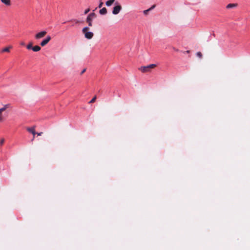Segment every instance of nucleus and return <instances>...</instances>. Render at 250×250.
I'll return each mask as SVG.
<instances>
[{
	"label": "nucleus",
	"mask_w": 250,
	"mask_h": 250,
	"mask_svg": "<svg viewBox=\"0 0 250 250\" xmlns=\"http://www.w3.org/2000/svg\"><path fill=\"white\" fill-rule=\"evenodd\" d=\"M43 133L42 132L40 133H36V134L38 135V136H41Z\"/></svg>",
	"instance_id": "nucleus-25"
},
{
	"label": "nucleus",
	"mask_w": 250,
	"mask_h": 250,
	"mask_svg": "<svg viewBox=\"0 0 250 250\" xmlns=\"http://www.w3.org/2000/svg\"><path fill=\"white\" fill-rule=\"evenodd\" d=\"M51 40V37L48 36L46 37L45 39L42 41L40 43V45L42 46L45 45Z\"/></svg>",
	"instance_id": "nucleus-6"
},
{
	"label": "nucleus",
	"mask_w": 250,
	"mask_h": 250,
	"mask_svg": "<svg viewBox=\"0 0 250 250\" xmlns=\"http://www.w3.org/2000/svg\"><path fill=\"white\" fill-rule=\"evenodd\" d=\"M156 66L155 64H151L148 65L141 66L139 68V70L143 73L148 72L151 70Z\"/></svg>",
	"instance_id": "nucleus-1"
},
{
	"label": "nucleus",
	"mask_w": 250,
	"mask_h": 250,
	"mask_svg": "<svg viewBox=\"0 0 250 250\" xmlns=\"http://www.w3.org/2000/svg\"><path fill=\"white\" fill-rule=\"evenodd\" d=\"M90 11V9L89 8H87V9H86L84 12V14H86L88 12H89Z\"/></svg>",
	"instance_id": "nucleus-23"
},
{
	"label": "nucleus",
	"mask_w": 250,
	"mask_h": 250,
	"mask_svg": "<svg viewBox=\"0 0 250 250\" xmlns=\"http://www.w3.org/2000/svg\"><path fill=\"white\" fill-rule=\"evenodd\" d=\"M115 2V0H108L105 2V5L107 7L111 6Z\"/></svg>",
	"instance_id": "nucleus-9"
},
{
	"label": "nucleus",
	"mask_w": 250,
	"mask_h": 250,
	"mask_svg": "<svg viewBox=\"0 0 250 250\" xmlns=\"http://www.w3.org/2000/svg\"><path fill=\"white\" fill-rule=\"evenodd\" d=\"M8 107L7 105H5L3 107L0 108V123L4 121V118L3 116L2 112L5 111Z\"/></svg>",
	"instance_id": "nucleus-3"
},
{
	"label": "nucleus",
	"mask_w": 250,
	"mask_h": 250,
	"mask_svg": "<svg viewBox=\"0 0 250 250\" xmlns=\"http://www.w3.org/2000/svg\"><path fill=\"white\" fill-rule=\"evenodd\" d=\"M84 34V37L85 38L87 39H91L93 37V33L90 31H87L83 33Z\"/></svg>",
	"instance_id": "nucleus-7"
},
{
	"label": "nucleus",
	"mask_w": 250,
	"mask_h": 250,
	"mask_svg": "<svg viewBox=\"0 0 250 250\" xmlns=\"http://www.w3.org/2000/svg\"><path fill=\"white\" fill-rule=\"evenodd\" d=\"M155 5H153L151 7L148 8V9L144 10L143 11V14L145 16H147L149 12L151 11L152 10H153L155 8Z\"/></svg>",
	"instance_id": "nucleus-8"
},
{
	"label": "nucleus",
	"mask_w": 250,
	"mask_h": 250,
	"mask_svg": "<svg viewBox=\"0 0 250 250\" xmlns=\"http://www.w3.org/2000/svg\"><path fill=\"white\" fill-rule=\"evenodd\" d=\"M196 55H197V56L200 58H201L202 57V54L201 52H197Z\"/></svg>",
	"instance_id": "nucleus-20"
},
{
	"label": "nucleus",
	"mask_w": 250,
	"mask_h": 250,
	"mask_svg": "<svg viewBox=\"0 0 250 250\" xmlns=\"http://www.w3.org/2000/svg\"><path fill=\"white\" fill-rule=\"evenodd\" d=\"M88 27H84V28H83V30H82V32L83 33H85V32H87L88 31Z\"/></svg>",
	"instance_id": "nucleus-19"
},
{
	"label": "nucleus",
	"mask_w": 250,
	"mask_h": 250,
	"mask_svg": "<svg viewBox=\"0 0 250 250\" xmlns=\"http://www.w3.org/2000/svg\"><path fill=\"white\" fill-rule=\"evenodd\" d=\"M86 71V68H84L82 72H81L80 74L82 75H83Z\"/></svg>",
	"instance_id": "nucleus-24"
},
{
	"label": "nucleus",
	"mask_w": 250,
	"mask_h": 250,
	"mask_svg": "<svg viewBox=\"0 0 250 250\" xmlns=\"http://www.w3.org/2000/svg\"><path fill=\"white\" fill-rule=\"evenodd\" d=\"M103 4H104V3L101 0H100L99 5H98V7L100 8H101L102 7Z\"/></svg>",
	"instance_id": "nucleus-21"
},
{
	"label": "nucleus",
	"mask_w": 250,
	"mask_h": 250,
	"mask_svg": "<svg viewBox=\"0 0 250 250\" xmlns=\"http://www.w3.org/2000/svg\"><path fill=\"white\" fill-rule=\"evenodd\" d=\"M1 2L6 5V6H10L11 5L10 0H0Z\"/></svg>",
	"instance_id": "nucleus-11"
},
{
	"label": "nucleus",
	"mask_w": 250,
	"mask_h": 250,
	"mask_svg": "<svg viewBox=\"0 0 250 250\" xmlns=\"http://www.w3.org/2000/svg\"><path fill=\"white\" fill-rule=\"evenodd\" d=\"M92 20H93L92 19H91L90 18L87 17L86 19V21L88 23V25L89 26H92Z\"/></svg>",
	"instance_id": "nucleus-12"
},
{
	"label": "nucleus",
	"mask_w": 250,
	"mask_h": 250,
	"mask_svg": "<svg viewBox=\"0 0 250 250\" xmlns=\"http://www.w3.org/2000/svg\"><path fill=\"white\" fill-rule=\"evenodd\" d=\"M46 34V32L45 31H42L41 32H40L36 34L35 35V38L36 39H39L42 37H43Z\"/></svg>",
	"instance_id": "nucleus-4"
},
{
	"label": "nucleus",
	"mask_w": 250,
	"mask_h": 250,
	"mask_svg": "<svg viewBox=\"0 0 250 250\" xmlns=\"http://www.w3.org/2000/svg\"><path fill=\"white\" fill-rule=\"evenodd\" d=\"M74 21H75V22H76V23H79V21L78 20H74Z\"/></svg>",
	"instance_id": "nucleus-27"
},
{
	"label": "nucleus",
	"mask_w": 250,
	"mask_h": 250,
	"mask_svg": "<svg viewBox=\"0 0 250 250\" xmlns=\"http://www.w3.org/2000/svg\"><path fill=\"white\" fill-rule=\"evenodd\" d=\"M175 51L178 52V51H179V50L178 49H175Z\"/></svg>",
	"instance_id": "nucleus-28"
},
{
	"label": "nucleus",
	"mask_w": 250,
	"mask_h": 250,
	"mask_svg": "<svg viewBox=\"0 0 250 250\" xmlns=\"http://www.w3.org/2000/svg\"><path fill=\"white\" fill-rule=\"evenodd\" d=\"M96 96H95L89 102V104H91V103H93L94 102H95L96 100Z\"/></svg>",
	"instance_id": "nucleus-18"
},
{
	"label": "nucleus",
	"mask_w": 250,
	"mask_h": 250,
	"mask_svg": "<svg viewBox=\"0 0 250 250\" xmlns=\"http://www.w3.org/2000/svg\"><path fill=\"white\" fill-rule=\"evenodd\" d=\"M187 53H188L189 52V50H188L186 51Z\"/></svg>",
	"instance_id": "nucleus-29"
},
{
	"label": "nucleus",
	"mask_w": 250,
	"mask_h": 250,
	"mask_svg": "<svg viewBox=\"0 0 250 250\" xmlns=\"http://www.w3.org/2000/svg\"><path fill=\"white\" fill-rule=\"evenodd\" d=\"M20 44H21V45H23V46L25 45V43H24V42H21Z\"/></svg>",
	"instance_id": "nucleus-26"
},
{
	"label": "nucleus",
	"mask_w": 250,
	"mask_h": 250,
	"mask_svg": "<svg viewBox=\"0 0 250 250\" xmlns=\"http://www.w3.org/2000/svg\"><path fill=\"white\" fill-rule=\"evenodd\" d=\"M107 9L105 7H103L99 11V13L102 15H104L107 14Z\"/></svg>",
	"instance_id": "nucleus-10"
},
{
	"label": "nucleus",
	"mask_w": 250,
	"mask_h": 250,
	"mask_svg": "<svg viewBox=\"0 0 250 250\" xmlns=\"http://www.w3.org/2000/svg\"><path fill=\"white\" fill-rule=\"evenodd\" d=\"M9 52H10V48H4L1 51V53Z\"/></svg>",
	"instance_id": "nucleus-16"
},
{
	"label": "nucleus",
	"mask_w": 250,
	"mask_h": 250,
	"mask_svg": "<svg viewBox=\"0 0 250 250\" xmlns=\"http://www.w3.org/2000/svg\"><path fill=\"white\" fill-rule=\"evenodd\" d=\"M87 17H89L91 19H93L95 17V14L93 12L90 13L88 16Z\"/></svg>",
	"instance_id": "nucleus-15"
},
{
	"label": "nucleus",
	"mask_w": 250,
	"mask_h": 250,
	"mask_svg": "<svg viewBox=\"0 0 250 250\" xmlns=\"http://www.w3.org/2000/svg\"><path fill=\"white\" fill-rule=\"evenodd\" d=\"M27 130L32 133L31 135H33V137L32 139V141H33L35 138V135L36 134V132H35V127L34 126L32 127H28L27 128Z\"/></svg>",
	"instance_id": "nucleus-5"
},
{
	"label": "nucleus",
	"mask_w": 250,
	"mask_h": 250,
	"mask_svg": "<svg viewBox=\"0 0 250 250\" xmlns=\"http://www.w3.org/2000/svg\"><path fill=\"white\" fill-rule=\"evenodd\" d=\"M122 9V6L118 1H116L114 3V6L113 7L112 13L113 15H117L120 13Z\"/></svg>",
	"instance_id": "nucleus-2"
},
{
	"label": "nucleus",
	"mask_w": 250,
	"mask_h": 250,
	"mask_svg": "<svg viewBox=\"0 0 250 250\" xmlns=\"http://www.w3.org/2000/svg\"><path fill=\"white\" fill-rule=\"evenodd\" d=\"M4 141H5V140H4V139H1L0 140V145L1 146V145H2L4 144Z\"/></svg>",
	"instance_id": "nucleus-22"
},
{
	"label": "nucleus",
	"mask_w": 250,
	"mask_h": 250,
	"mask_svg": "<svg viewBox=\"0 0 250 250\" xmlns=\"http://www.w3.org/2000/svg\"><path fill=\"white\" fill-rule=\"evenodd\" d=\"M26 47H39L38 45H33L32 42H30Z\"/></svg>",
	"instance_id": "nucleus-14"
},
{
	"label": "nucleus",
	"mask_w": 250,
	"mask_h": 250,
	"mask_svg": "<svg viewBox=\"0 0 250 250\" xmlns=\"http://www.w3.org/2000/svg\"><path fill=\"white\" fill-rule=\"evenodd\" d=\"M236 6V4L233 3H229L226 6L227 9L232 8Z\"/></svg>",
	"instance_id": "nucleus-13"
},
{
	"label": "nucleus",
	"mask_w": 250,
	"mask_h": 250,
	"mask_svg": "<svg viewBox=\"0 0 250 250\" xmlns=\"http://www.w3.org/2000/svg\"><path fill=\"white\" fill-rule=\"evenodd\" d=\"M28 49H31L34 52L39 51L41 48H28Z\"/></svg>",
	"instance_id": "nucleus-17"
}]
</instances>
